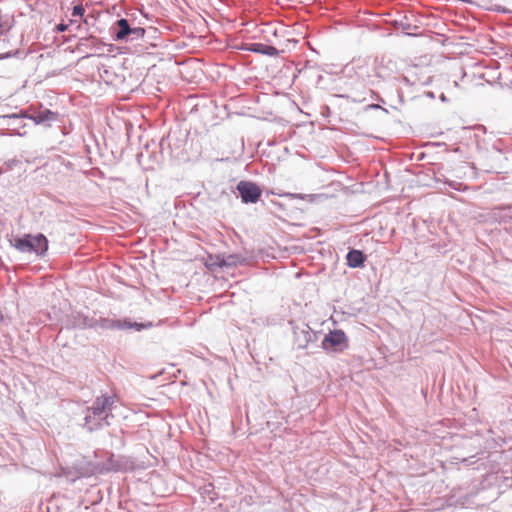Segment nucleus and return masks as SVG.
<instances>
[{"instance_id": "obj_5", "label": "nucleus", "mask_w": 512, "mask_h": 512, "mask_svg": "<svg viewBox=\"0 0 512 512\" xmlns=\"http://www.w3.org/2000/svg\"><path fill=\"white\" fill-rule=\"evenodd\" d=\"M237 190L244 203H256L262 195L261 188L251 181H240Z\"/></svg>"}, {"instance_id": "obj_11", "label": "nucleus", "mask_w": 512, "mask_h": 512, "mask_svg": "<svg viewBox=\"0 0 512 512\" xmlns=\"http://www.w3.org/2000/svg\"><path fill=\"white\" fill-rule=\"evenodd\" d=\"M218 266L222 267L224 265H226V262L224 260L220 261V262H217L216 263Z\"/></svg>"}, {"instance_id": "obj_4", "label": "nucleus", "mask_w": 512, "mask_h": 512, "mask_svg": "<svg viewBox=\"0 0 512 512\" xmlns=\"http://www.w3.org/2000/svg\"><path fill=\"white\" fill-rule=\"evenodd\" d=\"M321 345L327 352H342L348 347V339L342 330H334L324 337Z\"/></svg>"}, {"instance_id": "obj_9", "label": "nucleus", "mask_w": 512, "mask_h": 512, "mask_svg": "<svg viewBox=\"0 0 512 512\" xmlns=\"http://www.w3.org/2000/svg\"><path fill=\"white\" fill-rule=\"evenodd\" d=\"M129 327H134L136 330H141L142 328L147 327V326L143 325V324H139V323H134V324H130Z\"/></svg>"}, {"instance_id": "obj_7", "label": "nucleus", "mask_w": 512, "mask_h": 512, "mask_svg": "<svg viewBox=\"0 0 512 512\" xmlns=\"http://www.w3.org/2000/svg\"><path fill=\"white\" fill-rule=\"evenodd\" d=\"M365 261L364 254L360 250H351L347 254V263L350 267L362 266Z\"/></svg>"}, {"instance_id": "obj_2", "label": "nucleus", "mask_w": 512, "mask_h": 512, "mask_svg": "<svg viewBox=\"0 0 512 512\" xmlns=\"http://www.w3.org/2000/svg\"><path fill=\"white\" fill-rule=\"evenodd\" d=\"M14 247L21 252H35L37 255H43L48 249V240L43 234H28L15 239Z\"/></svg>"}, {"instance_id": "obj_8", "label": "nucleus", "mask_w": 512, "mask_h": 512, "mask_svg": "<svg viewBox=\"0 0 512 512\" xmlns=\"http://www.w3.org/2000/svg\"><path fill=\"white\" fill-rule=\"evenodd\" d=\"M84 8L81 5H77L73 8L72 16L82 17L84 15Z\"/></svg>"}, {"instance_id": "obj_3", "label": "nucleus", "mask_w": 512, "mask_h": 512, "mask_svg": "<svg viewBox=\"0 0 512 512\" xmlns=\"http://www.w3.org/2000/svg\"><path fill=\"white\" fill-rule=\"evenodd\" d=\"M113 38L116 41L138 40L145 35V29L142 27H130L128 21L124 18L119 19L112 26Z\"/></svg>"}, {"instance_id": "obj_6", "label": "nucleus", "mask_w": 512, "mask_h": 512, "mask_svg": "<svg viewBox=\"0 0 512 512\" xmlns=\"http://www.w3.org/2000/svg\"><path fill=\"white\" fill-rule=\"evenodd\" d=\"M242 50L251 51L254 53H260L267 56H277L278 50L271 45H266L263 43H247L242 44L240 47Z\"/></svg>"}, {"instance_id": "obj_10", "label": "nucleus", "mask_w": 512, "mask_h": 512, "mask_svg": "<svg viewBox=\"0 0 512 512\" xmlns=\"http://www.w3.org/2000/svg\"><path fill=\"white\" fill-rule=\"evenodd\" d=\"M66 29H67V25H65V24H59L58 25V30L59 31H65Z\"/></svg>"}, {"instance_id": "obj_1", "label": "nucleus", "mask_w": 512, "mask_h": 512, "mask_svg": "<svg viewBox=\"0 0 512 512\" xmlns=\"http://www.w3.org/2000/svg\"><path fill=\"white\" fill-rule=\"evenodd\" d=\"M115 403L113 396H100L95 399L92 406L88 408L85 417V424L90 430L108 425V418L112 416L111 410Z\"/></svg>"}]
</instances>
